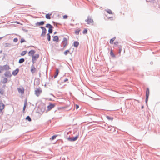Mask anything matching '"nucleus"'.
Returning <instances> with one entry per match:
<instances>
[{
	"label": "nucleus",
	"mask_w": 160,
	"mask_h": 160,
	"mask_svg": "<svg viewBox=\"0 0 160 160\" xmlns=\"http://www.w3.org/2000/svg\"><path fill=\"white\" fill-rule=\"evenodd\" d=\"M44 22L41 21L40 22H37L36 24L37 26H41L44 25Z\"/></svg>",
	"instance_id": "ddd939ff"
},
{
	"label": "nucleus",
	"mask_w": 160,
	"mask_h": 160,
	"mask_svg": "<svg viewBox=\"0 0 160 160\" xmlns=\"http://www.w3.org/2000/svg\"><path fill=\"white\" fill-rule=\"evenodd\" d=\"M69 50H67L65 51L64 52V54L65 55H67V54L69 53Z\"/></svg>",
	"instance_id": "c756f323"
},
{
	"label": "nucleus",
	"mask_w": 160,
	"mask_h": 160,
	"mask_svg": "<svg viewBox=\"0 0 160 160\" xmlns=\"http://www.w3.org/2000/svg\"><path fill=\"white\" fill-rule=\"evenodd\" d=\"M37 71V69L35 68L34 65H32L31 67V71L32 73L33 74L35 73Z\"/></svg>",
	"instance_id": "1a4fd4ad"
},
{
	"label": "nucleus",
	"mask_w": 160,
	"mask_h": 160,
	"mask_svg": "<svg viewBox=\"0 0 160 160\" xmlns=\"http://www.w3.org/2000/svg\"><path fill=\"white\" fill-rule=\"evenodd\" d=\"M47 39H48V41H50V39H51V37H50V36L49 34V33L47 34Z\"/></svg>",
	"instance_id": "393cba45"
},
{
	"label": "nucleus",
	"mask_w": 160,
	"mask_h": 160,
	"mask_svg": "<svg viewBox=\"0 0 160 160\" xmlns=\"http://www.w3.org/2000/svg\"><path fill=\"white\" fill-rule=\"evenodd\" d=\"M78 138V136H76L75 137L73 138H72V140L73 141H75Z\"/></svg>",
	"instance_id": "cd10ccee"
},
{
	"label": "nucleus",
	"mask_w": 160,
	"mask_h": 160,
	"mask_svg": "<svg viewBox=\"0 0 160 160\" xmlns=\"http://www.w3.org/2000/svg\"><path fill=\"white\" fill-rule=\"evenodd\" d=\"M18 90L19 93L23 94L24 92V89L23 87H20L18 88Z\"/></svg>",
	"instance_id": "6e6552de"
},
{
	"label": "nucleus",
	"mask_w": 160,
	"mask_h": 160,
	"mask_svg": "<svg viewBox=\"0 0 160 160\" xmlns=\"http://www.w3.org/2000/svg\"><path fill=\"white\" fill-rule=\"evenodd\" d=\"M59 72V71L58 69H56V72H55L56 74L55 75V76H54V78H56L57 77V76H58V74Z\"/></svg>",
	"instance_id": "f3484780"
},
{
	"label": "nucleus",
	"mask_w": 160,
	"mask_h": 160,
	"mask_svg": "<svg viewBox=\"0 0 160 160\" xmlns=\"http://www.w3.org/2000/svg\"><path fill=\"white\" fill-rule=\"evenodd\" d=\"M10 68L9 66L8 65H5L2 66V72L4 71L9 70Z\"/></svg>",
	"instance_id": "39448f33"
},
{
	"label": "nucleus",
	"mask_w": 160,
	"mask_h": 160,
	"mask_svg": "<svg viewBox=\"0 0 160 160\" xmlns=\"http://www.w3.org/2000/svg\"><path fill=\"white\" fill-rule=\"evenodd\" d=\"M18 41V39L17 38H15L13 39V42H16Z\"/></svg>",
	"instance_id": "f704fd0d"
},
{
	"label": "nucleus",
	"mask_w": 160,
	"mask_h": 160,
	"mask_svg": "<svg viewBox=\"0 0 160 160\" xmlns=\"http://www.w3.org/2000/svg\"><path fill=\"white\" fill-rule=\"evenodd\" d=\"M75 106H76V109H78L79 107V106L77 104L75 105Z\"/></svg>",
	"instance_id": "ea45409f"
},
{
	"label": "nucleus",
	"mask_w": 160,
	"mask_h": 160,
	"mask_svg": "<svg viewBox=\"0 0 160 160\" xmlns=\"http://www.w3.org/2000/svg\"><path fill=\"white\" fill-rule=\"evenodd\" d=\"M79 45V42L77 41L74 42L73 43V46L76 47H77Z\"/></svg>",
	"instance_id": "a211bd4d"
},
{
	"label": "nucleus",
	"mask_w": 160,
	"mask_h": 160,
	"mask_svg": "<svg viewBox=\"0 0 160 160\" xmlns=\"http://www.w3.org/2000/svg\"><path fill=\"white\" fill-rule=\"evenodd\" d=\"M106 11L107 12V13L110 14H113L112 11L110 9H108L107 10H106Z\"/></svg>",
	"instance_id": "6ab92c4d"
},
{
	"label": "nucleus",
	"mask_w": 160,
	"mask_h": 160,
	"mask_svg": "<svg viewBox=\"0 0 160 160\" xmlns=\"http://www.w3.org/2000/svg\"><path fill=\"white\" fill-rule=\"evenodd\" d=\"M35 52V51L34 50H32L29 52L28 53V55L32 57L34 55Z\"/></svg>",
	"instance_id": "9b49d317"
},
{
	"label": "nucleus",
	"mask_w": 160,
	"mask_h": 160,
	"mask_svg": "<svg viewBox=\"0 0 160 160\" xmlns=\"http://www.w3.org/2000/svg\"><path fill=\"white\" fill-rule=\"evenodd\" d=\"M64 108H65L64 107H62L59 108L60 109H63Z\"/></svg>",
	"instance_id": "c03bdc74"
},
{
	"label": "nucleus",
	"mask_w": 160,
	"mask_h": 160,
	"mask_svg": "<svg viewBox=\"0 0 160 160\" xmlns=\"http://www.w3.org/2000/svg\"><path fill=\"white\" fill-rule=\"evenodd\" d=\"M42 90L40 88H37L35 91V95L38 97L39 96L42 92Z\"/></svg>",
	"instance_id": "f03ea898"
},
{
	"label": "nucleus",
	"mask_w": 160,
	"mask_h": 160,
	"mask_svg": "<svg viewBox=\"0 0 160 160\" xmlns=\"http://www.w3.org/2000/svg\"><path fill=\"white\" fill-rule=\"evenodd\" d=\"M53 40L54 41L58 42V36H55L53 38Z\"/></svg>",
	"instance_id": "dca6fc26"
},
{
	"label": "nucleus",
	"mask_w": 160,
	"mask_h": 160,
	"mask_svg": "<svg viewBox=\"0 0 160 160\" xmlns=\"http://www.w3.org/2000/svg\"><path fill=\"white\" fill-rule=\"evenodd\" d=\"M46 27L49 28L48 32L49 33H52L53 27L49 24H47L46 25Z\"/></svg>",
	"instance_id": "7ed1b4c3"
},
{
	"label": "nucleus",
	"mask_w": 160,
	"mask_h": 160,
	"mask_svg": "<svg viewBox=\"0 0 160 160\" xmlns=\"http://www.w3.org/2000/svg\"><path fill=\"white\" fill-rule=\"evenodd\" d=\"M118 42H115L114 43V44L115 45H117L118 44Z\"/></svg>",
	"instance_id": "a19ab883"
},
{
	"label": "nucleus",
	"mask_w": 160,
	"mask_h": 160,
	"mask_svg": "<svg viewBox=\"0 0 160 160\" xmlns=\"http://www.w3.org/2000/svg\"><path fill=\"white\" fill-rule=\"evenodd\" d=\"M41 28L42 30V32L41 34V36L44 37L46 34V29L44 27H41Z\"/></svg>",
	"instance_id": "0eeeda50"
},
{
	"label": "nucleus",
	"mask_w": 160,
	"mask_h": 160,
	"mask_svg": "<svg viewBox=\"0 0 160 160\" xmlns=\"http://www.w3.org/2000/svg\"><path fill=\"white\" fill-rule=\"evenodd\" d=\"M18 72H19V69H17L12 72V74L13 75L15 76V75H16L18 73Z\"/></svg>",
	"instance_id": "4468645a"
},
{
	"label": "nucleus",
	"mask_w": 160,
	"mask_h": 160,
	"mask_svg": "<svg viewBox=\"0 0 160 160\" xmlns=\"http://www.w3.org/2000/svg\"><path fill=\"white\" fill-rule=\"evenodd\" d=\"M107 118L109 120H112L113 119V118H112L108 116H107Z\"/></svg>",
	"instance_id": "7c9ffc66"
},
{
	"label": "nucleus",
	"mask_w": 160,
	"mask_h": 160,
	"mask_svg": "<svg viewBox=\"0 0 160 160\" xmlns=\"http://www.w3.org/2000/svg\"><path fill=\"white\" fill-rule=\"evenodd\" d=\"M142 108H143V106H142Z\"/></svg>",
	"instance_id": "49530a36"
},
{
	"label": "nucleus",
	"mask_w": 160,
	"mask_h": 160,
	"mask_svg": "<svg viewBox=\"0 0 160 160\" xmlns=\"http://www.w3.org/2000/svg\"><path fill=\"white\" fill-rule=\"evenodd\" d=\"M121 51H122L121 49H119V53H120L121 52Z\"/></svg>",
	"instance_id": "79ce46f5"
},
{
	"label": "nucleus",
	"mask_w": 160,
	"mask_h": 160,
	"mask_svg": "<svg viewBox=\"0 0 160 160\" xmlns=\"http://www.w3.org/2000/svg\"><path fill=\"white\" fill-rule=\"evenodd\" d=\"M68 38H63L62 43L63 45L64 48H65L66 47L68 44Z\"/></svg>",
	"instance_id": "f257e3e1"
},
{
	"label": "nucleus",
	"mask_w": 160,
	"mask_h": 160,
	"mask_svg": "<svg viewBox=\"0 0 160 160\" xmlns=\"http://www.w3.org/2000/svg\"><path fill=\"white\" fill-rule=\"evenodd\" d=\"M9 74H10V73L9 72H6L5 73V76H9Z\"/></svg>",
	"instance_id": "473e14b6"
},
{
	"label": "nucleus",
	"mask_w": 160,
	"mask_h": 160,
	"mask_svg": "<svg viewBox=\"0 0 160 160\" xmlns=\"http://www.w3.org/2000/svg\"><path fill=\"white\" fill-rule=\"evenodd\" d=\"M80 31V30L79 29H77L75 31V33L76 34L78 35L79 34Z\"/></svg>",
	"instance_id": "a878e982"
},
{
	"label": "nucleus",
	"mask_w": 160,
	"mask_h": 160,
	"mask_svg": "<svg viewBox=\"0 0 160 160\" xmlns=\"http://www.w3.org/2000/svg\"><path fill=\"white\" fill-rule=\"evenodd\" d=\"M109 18H112V17H110Z\"/></svg>",
	"instance_id": "a18cd8bd"
},
{
	"label": "nucleus",
	"mask_w": 160,
	"mask_h": 160,
	"mask_svg": "<svg viewBox=\"0 0 160 160\" xmlns=\"http://www.w3.org/2000/svg\"><path fill=\"white\" fill-rule=\"evenodd\" d=\"M39 57V55L38 54H36L32 57V61L33 63H34L35 61L38 59Z\"/></svg>",
	"instance_id": "423d86ee"
},
{
	"label": "nucleus",
	"mask_w": 160,
	"mask_h": 160,
	"mask_svg": "<svg viewBox=\"0 0 160 160\" xmlns=\"http://www.w3.org/2000/svg\"><path fill=\"white\" fill-rule=\"evenodd\" d=\"M63 18L64 19H66L67 18L68 16L66 15H65L63 16Z\"/></svg>",
	"instance_id": "e433bc0d"
},
{
	"label": "nucleus",
	"mask_w": 160,
	"mask_h": 160,
	"mask_svg": "<svg viewBox=\"0 0 160 160\" xmlns=\"http://www.w3.org/2000/svg\"><path fill=\"white\" fill-rule=\"evenodd\" d=\"M83 34H86L87 33V30L86 29H85L83 32Z\"/></svg>",
	"instance_id": "72a5a7b5"
},
{
	"label": "nucleus",
	"mask_w": 160,
	"mask_h": 160,
	"mask_svg": "<svg viewBox=\"0 0 160 160\" xmlns=\"http://www.w3.org/2000/svg\"><path fill=\"white\" fill-rule=\"evenodd\" d=\"M85 21L88 24L93 25V19L90 18L88 17L87 19Z\"/></svg>",
	"instance_id": "20e7f679"
},
{
	"label": "nucleus",
	"mask_w": 160,
	"mask_h": 160,
	"mask_svg": "<svg viewBox=\"0 0 160 160\" xmlns=\"http://www.w3.org/2000/svg\"><path fill=\"white\" fill-rule=\"evenodd\" d=\"M111 55L113 57H115V55H114L112 50H111L110 52Z\"/></svg>",
	"instance_id": "2f4dec72"
},
{
	"label": "nucleus",
	"mask_w": 160,
	"mask_h": 160,
	"mask_svg": "<svg viewBox=\"0 0 160 160\" xmlns=\"http://www.w3.org/2000/svg\"><path fill=\"white\" fill-rule=\"evenodd\" d=\"M115 39H116V37H114L113 38H112L111 39V40L110 41V43L111 44H113V42L115 40Z\"/></svg>",
	"instance_id": "aec40b11"
},
{
	"label": "nucleus",
	"mask_w": 160,
	"mask_h": 160,
	"mask_svg": "<svg viewBox=\"0 0 160 160\" xmlns=\"http://www.w3.org/2000/svg\"><path fill=\"white\" fill-rule=\"evenodd\" d=\"M58 136V135H53L51 138H50V139L51 140H53L55 139Z\"/></svg>",
	"instance_id": "4be33fe9"
},
{
	"label": "nucleus",
	"mask_w": 160,
	"mask_h": 160,
	"mask_svg": "<svg viewBox=\"0 0 160 160\" xmlns=\"http://www.w3.org/2000/svg\"><path fill=\"white\" fill-rule=\"evenodd\" d=\"M26 119L29 122H30L31 121V119L29 116H28L26 117Z\"/></svg>",
	"instance_id": "bb28decb"
},
{
	"label": "nucleus",
	"mask_w": 160,
	"mask_h": 160,
	"mask_svg": "<svg viewBox=\"0 0 160 160\" xmlns=\"http://www.w3.org/2000/svg\"><path fill=\"white\" fill-rule=\"evenodd\" d=\"M149 89L148 88L147 89L146 91V102H147L148 100V97H149Z\"/></svg>",
	"instance_id": "9d476101"
},
{
	"label": "nucleus",
	"mask_w": 160,
	"mask_h": 160,
	"mask_svg": "<svg viewBox=\"0 0 160 160\" xmlns=\"http://www.w3.org/2000/svg\"><path fill=\"white\" fill-rule=\"evenodd\" d=\"M25 61L24 59V58H21L19 59V62L20 63H22L24 62Z\"/></svg>",
	"instance_id": "b1692460"
},
{
	"label": "nucleus",
	"mask_w": 160,
	"mask_h": 160,
	"mask_svg": "<svg viewBox=\"0 0 160 160\" xmlns=\"http://www.w3.org/2000/svg\"><path fill=\"white\" fill-rule=\"evenodd\" d=\"M7 78H4L2 80V83H5L7 82Z\"/></svg>",
	"instance_id": "412c9836"
},
{
	"label": "nucleus",
	"mask_w": 160,
	"mask_h": 160,
	"mask_svg": "<svg viewBox=\"0 0 160 160\" xmlns=\"http://www.w3.org/2000/svg\"><path fill=\"white\" fill-rule=\"evenodd\" d=\"M51 13L46 14L45 16V17L47 19H51L50 16H51Z\"/></svg>",
	"instance_id": "2eb2a0df"
},
{
	"label": "nucleus",
	"mask_w": 160,
	"mask_h": 160,
	"mask_svg": "<svg viewBox=\"0 0 160 160\" xmlns=\"http://www.w3.org/2000/svg\"><path fill=\"white\" fill-rule=\"evenodd\" d=\"M1 38H0V39Z\"/></svg>",
	"instance_id": "de8ad7c7"
},
{
	"label": "nucleus",
	"mask_w": 160,
	"mask_h": 160,
	"mask_svg": "<svg viewBox=\"0 0 160 160\" xmlns=\"http://www.w3.org/2000/svg\"><path fill=\"white\" fill-rule=\"evenodd\" d=\"M2 72V66L0 65V73Z\"/></svg>",
	"instance_id": "58836bf2"
},
{
	"label": "nucleus",
	"mask_w": 160,
	"mask_h": 160,
	"mask_svg": "<svg viewBox=\"0 0 160 160\" xmlns=\"http://www.w3.org/2000/svg\"><path fill=\"white\" fill-rule=\"evenodd\" d=\"M12 23H17V24H20L19 22H18L17 21L13 22H12Z\"/></svg>",
	"instance_id": "4c0bfd02"
},
{
	"label": "nucleus",
	"mask_w": 160,
	"mask_h": 160,
	"mask_svg": "<svg viewBox=\"0 0 160 160\" xmlns=\"http://www.w3.org/2000/svg\"><path fill=\"white\" fill-rule=\"evenodd\" d=\"M68 81V79H67V78H66V79H65L64 80V82H66L67 81Z\"/></svg>",
	"instance_id": "37998d69"
},
{
	"label": "nucleus",
	"mask_w": 160,
	"mask_h": 160,
	"mask_svg": "<svg viewBox=\"0 0 160 160\" xmlns=\"http://www.w3.org/2000/svg\"><path fill=\"white\" fill-rule=\"evenodd\" d=\"M55 106V105L54 104H50L47 107V109L48 111H50Z\"/></svg>",
	"instance_id": "f8f14e48"
},
{
	"label": "nucleus",
	"mask_w": 160,
	"mask_h": 160,
	"mask_svg": "<svg viewBox=\"0 0 160 160\" xmlns=\"http://www.w3.org/2000/svg\"><path fill=\"white\" fill-rule=\"evenodd\" d=\"M26 105H27V103H26V102L24 103V106L23 109V112H24Z\"/></svg>",
	"instance_id": "c85d7f7f"
},
{
	"label": "nucleus",
	"mask_w": 160,
	"mask_h": 160,
	"mask_svg": "<svg viewBox=\"0 0 160 160\" xmlns=\"http://www.w3.org/2000/svg\"><path fill=\"white\" fill-rule=\"evenodd\" d=\"M27 52L26 51H23L21 53V56H24L26 54Z\"/></svg>",
	"instance_id": "5701e85b"
},
{
	"label": "nucleus",
	"mask_w": 160,
	"mask_h": 160,
	"mask_svg": "<svg viewBox=\"0 0 160 160\" xmlns=\"http://www.w3.org/2000/svg\"><path fill=\"white\" fill-rule=\"evenodd\" d=\"M25 41L24 39L22 38L20 42H21V43H22V42H24Z\"/></svg>",
	"instance_id": "c9c22d12"
}]
</instances>
